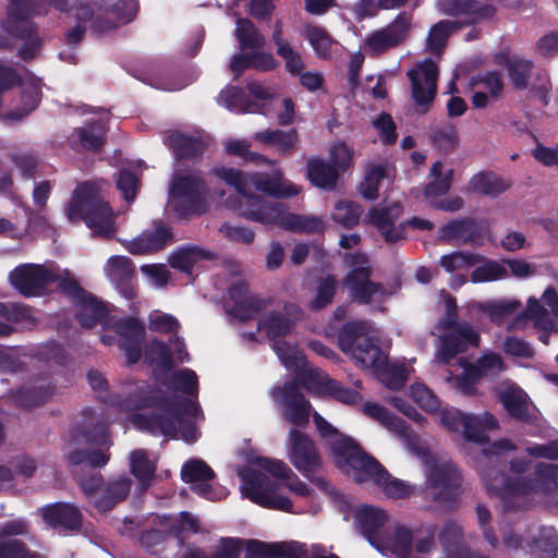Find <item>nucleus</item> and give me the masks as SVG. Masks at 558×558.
Listing matches in <instances>:
<instances>
[{
	"label": "nucleus",
	"mask_w": 558,
	"mask_h": 558,
	"mask_svg": "<svg viewBox=\"0 0 558 558\" xmlns=\"http://www.w3.org/2000/svg\"><path fill=\"white\" fill-rule=\"evenodd\" d=\"M515 449L512 440L502 438L481 450L477 468L488 493L498 495L508 511H523L537 504L551 502L558 495V464L538 462L529 476L524 474L531 470L532 462L526 458H514L509 462L512 476L490 466L504 453Z\"/></svg>",
	"instance_id": "1"
},
{
	"label": "nucleus",
	"mask_w": 558,
	"mask_h": 558,
	"mask_svg": "<svg viewBox=\"0 0 558 558\" xmlns=\"http://www.w3.org/2000/svg\"><path fill=\"white\" fill-rule=\"evenodd\" d=\"M216 174L233 186L236 192L235 209L245 219L265 226L276 225L293 232H319L325 228L324 220L314 215H298L288 211L281 203L267 201L262 196L252 195L250 190L264 192L275 197H289L299 193L298 187L284 180L278 170L270 174H244L228 168H217Z\"/></svg>",
	"instance_id": "2"
},
{
	"label": "nucleus",
	"mask_w": 558,
	"mask_h": 558,
	"mask_svg": "<svg viewBox=\"0 0 558 558\" xmlns=\"http://www.w3.org/2000/svg\"><path fill=\"white\" fill-rule=\"evenodd\" d=\"M313 420L322 438L329 446L335 463L357 483L371 482L389 498H407L418 494V488L393 478L384 466L367 454L353 439L341 434L317 412Z\"/></svg>",
	"instance_id": "3"
},
{
	"label": "nucleus",
	"mask_w": 558,
	"mask_h": 558,
	"mask_svg": "<svg viewBox=\"0 0 558 558\" xmlns=\"http://www.w3.org/2000/svg\"><path fill=\"white\" fill-rule=\"evenodd\" d=\"M363 413L377 421L405 442L409 451L417 456L423 462L426 489L430 499L444 507H451L459 495L460 488V474L451 461L445 457L435 456L427 447L421 446L404 421L391 414L379 403H365Z\"/></svg>",
	"instance_id": "4"
},
{
	"label": "nucleus",
	"mask_w": 558,
	"mask_h": 558,
	"mask_svg": "<svg viewBox=\"0 0 558 558\" xmlns=\"http://www.w3.org/2000/svg\"><path fill=\"white\" fill-rule=\"evenodd\" d=\"M251 465L240 472L243 482L241 488L243 495L257 505L294 512L291 500L274 492L269 480L260 472L262 470L276 477L295 496L307 497L311 495L310 487L282 460L257 457L251 461Z\"/></svg>",
	"instance_id": "5"
},
{
	"label": "nucleus",
	"mask_w": 558,
	"mask_h": 558,
	"mask_svg": "<svg viewBox=\"0 0 558 558\" xmlns=\"http://www.w3.org/2000/svg\"><path fill=\"white\" fill-rule=\"evenodd\" d=\"M204 420L199 404L183 397L163 402L149 415H133V424L153 435L181 438L195 442L199 437L197 425Z\"/></svg>",
	"instance_id": "6"
},
{
	"label": "nucleus",
	"mask_w": 558,
	"mask_h": 558,
	"mask_svg": "<svg viewBox=\"0 0 558 558\" xmlns=\"http://www.w3.org/2000/svg\"><path fill=\"white\" fill-rule=\"evenodd\" d=\"M97 7L95 13L87 4H80L74 9L77 24L68 31L66 44L80 43L88 27L97 34L104 35L113 32L121 25L130 23L138 11L135 0H92Z\"/></svg>",
	"instance_id": "7"
},
{
	"label": "nucleus",
	"mask_w": 558,
	"mask_h": 558,
	"mask_svg": "<svg viewBox=\"0 0 558 558\" xmlns=\"http://www.w3.org/2000/svg\"><path fill=\"white\" fill-rule=\"evenodd\" d=\"M442 317L435 326L439 338V345L435 354V362L446 364L458 353L478 347L480 333L468 322L458 319V306L456 299L445 291L440 293Z\"/></svg>",
	"instance_id": "8"
},
{
	"label": "nucleus",
	"mask_w": 558,
	"mask_h": 558,
	"mask_svg": "<svg viewBox=\"0 0 558 558\" xmlns=\"http://www.w3.org/2000/svg\"><path fill=\"white\" fill-rule=\"evenodd\" d=\"M65 215L72 222L84 219L96 235L111 238L116 233L114 214L96 183H83L76 187Z\"/></svg>",
	"instance_id": "9"
},
{
	"label": "nucleus",
	"mask_w": 558,
	"mask_h": 558,
	"mask_svg": "<svg viewBox=\"0 0 558 558\" xmlns=\"http://www.w3.org/2000/svg\"><path fill=\"white\" fill-rule=\"evenodd\" d=\"M354 519L368 542L384 556L390 558H410L411 535L404 526L396 527L384 535L383 527L387 522L384 510L362 505L355 508Z\"/></svg>",
	"instance_id": "10"
},
{
	"label": "nucleus",
	"mask_w": 558,
	"mask_h": 558,
	"mask_svg": "<svg viewBox=\"0 0 558 558\" xmlns=\"http://www.w3.org/2000/svg\"><path fill=\"white\" fill-rule=\"evenodd\" d=\"M302 318V311L294 304L284 306L283 312H269L258 322L259 330L266 332L272 340V350L286 366V368L301 374L305 371V357L298 347L282 340V337L289 335L294 324Z\"/></svg>",
	"instance_id": "11"
},
{
	"label": "nucleus",
	"mask_w": 558,
	"mask_h": 558,
	"mask_svg": "<svg viewBox=\"0 0 558 558\" xmlns=\"http://www.w3.org/2000/svg\"><path fill=\"white\" fill-rule=\"evenodd\" d=\"M438 8L442 13L457 19L440 21L430 28L427 36V49L433 53L441 51L452 32L494 14L492 5L482 4L475 0H438Z\"/></svg>",
	"instance_id": "12"
},
{
	"label": "nucleus",
	"mask_w": 558,
	"mask_h": 558,
	"mask_svg": "<svg viewBox=\"0 0 558 558\" xmlns=\"http://www.w3.org/2000/svg\"><path fill=\"white\" fill-rule=\"evenodd\" d=\"M287 456L291 464L314 485L328 495L335 494L328 480L320 474L323 461L314 441L295 427L288 433Z\"/></svg>",
	"instance_id": "13"
},
{
	"label": "nucleus",
	"mask_w": 558,
	"mask_h": 558,
	"mask_svg": "<svg viewBox=\"0 0 558 558\" xmlns=\"http://www.w3.org/2000/svg\"><path fill=\"white\" fill-rule=\"evenodd\" d=\"M339 347L349 353L356 363L373 372L385 362V354L376 343L375 331L366 322L347 324L339 332Z\"/></svg>",
	"instance_id": "14"
},
{
	"label": "nucleus",
	"mask_w": 558,
	"mask_h": 558,
	"mask_svg": "<svg viewBox=\"0 0 558 558\" xmlns=\"http://www.w3.org/2000/svg\"><path fill=\"white\" fill-rule=\"evenodd\" d=\"M171 207L181 216L189 217L206 210V186L196 173L177 171L171 184Z\"/></svg>",
	"instance_id": "15"
},
{
	"label": "nucleus",
	"mask_w": 558,
	"mask_h": 558,
	"mask_svg": "<svg viewBox=\"0 0 558 558\" xmlns=\"http://www.w3.org/2000/svg\"><path fill=\"white\" fill-rule=\"evenodd\" d=\"M347 264L352 270L345 277V286L351 296L360 303L383 301L390 292L381 284L369 280L368 258L363 253L347 255Z\"/></svg>",
	"instance_id": "16"
},
{
	"label": "nucleus",
	"mask_w": 558,
	"mask_h": 558,
	"mask_svg": "<svg viewBox=\"0 0 558 558\" xmlns=\"http://www.w3.org/2000/svg\"><path fill=\"white\" fill-rule=\"evenodd\" d=\"M413 26L411 13H399L389 24L369 33L363 44L369 56H379L403 45L410 37Z\"/></svg>",
	"instance_id": "17"
},
{
	"label": "nucleus",
	"mask_w": 558,
	"mask_h": 558,
	"mask_svg": "<svg viewBox=\"0 0 558 558\" xmlns=\"http://www.w3.org/2000/svg\"><path fill=\"white\" fill-rule=\"evenodd\" d=\"M225 269L234 279L228 288L229 302H232L227 304L229 312L242 320L251 318L265 307L264 302L250 293L247 282L242 278L243 268L240 263L229 260Z\"/></svg>",
	"instance_id": "18"
},
{
	"label": "nucleus",
	"mask_w": 558,
	"mask_h": 558,
	"mask_svg": "<svg viewBox=\"0 0 558 558\" xmlns=\"http://www.w3.org/2000/svg\"><path fill=\"white\" fill-rule=\"evenodd\" d=\"M523 319H530L534 327L545 331H558V294L548 287L539 299L530 298L522 315L518 316L509 329L518 328Z\"/></svg>",
	"instance_id": "19"
},
{
	"label": "nucleus",
	"mask_w": 558,
	"mask_h": 558,
	"mask_svg": "<svg viewBox=\"0 0 558 558\" xmlns=\"http://www.w3.org/2000/svg\"><path fill=\"white\" fill-rule=\"evenodd\" d=\"M271 397L287 423L295 427H305L308 424L312 405L294 383L274 388Z\"/></svg>",
	"instance_id": "20"
},
{
	"label": "nucleus",
	"mask_w": 558,
	"mask_h": 558,
	"mask_svg": "<svg viewBox=\"0 0 558 558\" xmlns=\"http://www.w3.org/2000/svg\"><path fill=\"white\" fill-rule=\"evenodd\" d=\"M60 289L76 304V315L83 327L92 328L98 323H111L106 320L109 313L107 306L83 290L68 274L66 278L60 281Z\"/></svg>",
	"instance_id": "21"
},
{
	"label": "nucleus",
	"mask_w": 558,
	"mask_h": 558,
	"mask_svg": "<svg viewBox=\"0 0 558 558\" xmlns=\"http://www.w3.org/2000/svg\"><path fill=\"white\" fill-rule=\"evenodd\" d=\"M73 446L77 448L71 450L68 460L72 464L86 463L93 468H101L107 464L110 459L109 453L102 449H93L94 445H107L106 427L100 426L95 433L84 432L77 433L72 437Z\"/></svg>",
	"instance_id": "22"
},
{
	"label": "nucleus",
	"mask_w": 558,
	"mask_h": 558,
	"mask_svg": "<svg viewBox=\"0 0 558 558\" xmlns=\"http://www.w3.org/2000/svg\"><path fill=\"white\" fill-rule=\"evenodd\" d=\"M411 82L412 98L420 113H425L433 104L437 90L438 68L426 59L407 73Z\"/></svg>",
	"instance_id": "23"
},
{
	"label": "nucleus",
	"mask_w": 558,
	"mask_h": 558,
	"mask_svg": "<svg viewBox=\"0 0 558 558\" xmlns=\"http://www.w3.org/2000/svg\"><path fill=\"white\" fill-rule=\"evenodd\" d=\"M12 286L26 296L41 293L52 281L65 279L62 275L56 274L52 269L38 264H25L16 267L10 272Z\"/></svg>",
	"instance_id": "24"
},
{
	"label": "nucleus",
	"mask_w": 558,
	"mask_h": 558,
	"mask_svg": "<svg viewBox=\"0 0 558 558\" xmlns=\"http://www.w3.org/2000/svg\"><path fill=\"white\" fill-rule=\"evenodd\" d=\"M110 327L119 337L118 343L125 352L128 363L134 364L142 357V341L144 339V327L134 318H121L111 320Z\"/></svg>",
	"instance_id": "25"
},
{
	"label": "nucleus",
	"mask_w": 558,
	"mask_h": 558,
	"mask_svg": "<svg viewBox=\"0 0 558 558\" xmlns=\"http://www.w3.org/2000/svg\"><path fill=\"white\" fill-rule=\"evenodd\" d=\"M182 480L192 485V489L199 496L216 500L222 497V492L217 493L208 483L215 476L214 471L203 460H191L184 464L181 471Z\"/></svg>",
	"instance_id": "26"
},
{
	"label": "nucleus",
	"mask_w": 558,
	"mask_h": 558,
	"mask_svg": "<svg viewBox=\"0 0 558 558\" xmlns=\"http://www.w3.org/2000/svg\"><path fill=\"white\" fill-rule=\"evenodd\" d=\"M170 238V229L161 222H155L150 229H146L135 239L124 242V246L134 255L150 254L163 248Z\"/></svg>",
	"instance_id": "27"
},
{
	"label": "nucleus",
	"mask_w": 558,
	"mask_h": 558,
	"mask_svg": "<svg viewBox=\"0 0 558 558\" xmlns=\"http://www.w3.org/2000/svg\"><path fill=\"white\" fill-rule=\"evenodd\" d=\"M401 216V206L392 203L386 206L374 207L368 213V220L380 231L387 242L393 243L403 235L401 226L397 227L396 222Z\"/></svg>",
	"instance_id": "28"
},
{
	"label": "nucleus",
	"mask_w": 558,
	"mask_h": 558,
	"mask_svg": "<svg viewBox=\"0 0 558 558\" xmlns=\"http://www.w3.org/2000/svg\"><path fill=\"white\" fill-rule=\"evenodd\" d=\"M147 385L138 381L124 383L117 395L109 398L112 407L122 413H133L148 404Z\"/></svg>",
	"instance_id": "29"
},
{
	"label": "nucleus",
	"mask_w": 558,
	"mask_h": 558,
	"mask_svg": "<svg viewBox=\"0 0 558 558\" xmlns=\"http://www.w3.org/2000/svg\"><path fill=\"white\" fill-rule=\"evenodd\" d=\"M498 400L502 403L510 416L529 422L532 417L526 393L518 386L510 383H501L497 386Z\"/></svg>",
	"instance_id": "30"
},
{
	"label": "nucleus",
	"mask_w": 558,
	"mask_h": 558,
	"mask_svg": "<svg viewBox=\"0 0 558 558\" xmlns=\"http://www.w3.org/2000/svg\"><path fill=\"white\" fill-rule=\"evenodd\" d=\"M105 272L108 279L126 299L135 296L131 281L134 276L132 262L125 256H112L107 260Z\"/></svg>",
	"instance_id": "31"
},
{
	"label": "nucleus",
	"mask_w": 558,
	"mask_h": 558,
	"mask_svg": "<svg viewBox=\"0 0 558 558\" xmlns=\"http://www.w3.org/2000/svg\"><path fill=\"white\" fill-rule=\"evenodd\" d=\"M132 481L126 476L110 480L100 490L99 498L95 499L94 507L99 512H108L126 498Z\"/></svg>",
	"instance_id": "32"
},
{
	"label": "nucleus",
	"mask_w": 558,
	"mask_h": 558,
	"mask_svg": "<svg viewBox=\"0 0 558 558\" xmlns=\"http://www.w3.org/2000/svg\"><path fill=\"white\" fill-rule=\"evenodd\" d=\"M44 520L52 527L78 530L82 524V513L77 507L71 504L59 502L45 509Z\"/></svg>",
	"instance_id": "33"
},
{
	"label": "nucleus",
	"mask_w": 558,
	"mask_h": 558,
	"mask_svg": "<svg viewBox=\"0 0 558 558\" xmlns=\"http://www.w3.org/2000/svg\"><path fill=\"white\" fill-rule=\"evenodd\" d=\"M106 138L104 122L97 121L74 130L71 143L78 150L97 151L101 148Z\"/></svg>",
	"instance_id": "34"
},
{
	"label": "nucleus",
	"mask_w": 558,
	"mask_h": 558,
	"mask_svg": "<svg viewBox=\"0 0 558 558\" xmlns=\"http://www.w3.org/2000/svg\"><path fill=\"white\" fill-rule=\"evenodd\" d=\"M462 534V527L456 522L449 521L444 525L439 538L445 546V558H486L478 554H471L460 546Z\"/></svg>",
	"instance_id": "35"
},
{
	"label": "nucleus",
	"mask_w": 558,
	"mask_h": 558,
	"mask_svg": "<svg viewBox=\"0 0 558 558\" xmlns=\"http://www.w3.org/2000/svg\"><path fill=\"white\" fill-rule=\"evenodd\" d=\"M5 29L8 33L15 37L28 40L20 50V54L23 59H31L36 56L40 41L35 35L36 29L33 22L27 19L8 21L5 24Z\"/></svg>",
	"instance_id": "36"
},
{
	"label": "nucleus",
	"mask_w": 558,
	"mask_h": 558,
	"mask_svg": "<svg viewBox=\"0 0 558 558\" xmlns=\"http://www.w3.org/2000/svg\"><path fill=\"white\" fill-rule=\"evenodd\" d=\"M480 238L478 228L474 219L464 218L453 220L441 228V239L457 243H476Z\"/></svg>",
	"instance_id": "37"
},
{
	"label": "nucleus",
	"mask_w": 558,
	"mask_h": 558,
	"mask_svg": "<svg viewBox=\"0 0 558 558\" xmlns=\"http://www.w3.org/2000/svg\"><path fill=\"white\" fill-rule=\"evenodd\" d=\"M304 373L315 375L318 383L325 387L326 392L342 403L354 404L362 400L360 392L343 387L339 381L328 378L317 369L307 368L305 365V371L298 375L301 377Z\"/></svg>",
	"instance_id": "38"
},
{
	"label": "nucleus",
	"mask_w": 558,
	"mask_h": 558,
	"mask_svg": "<svg viewBox=\"0 0 558 558\" xmlns=\"http://www.w3.org/2000/svg\"><path fill=\"white\" fill-rule=\"evenodd\" d=\"M254 138L260 143L275 146L282 154H290L298 143L295 129L289 131L265 130L257 132Z\"/></svg>",
	"instance_id": "39"
},
{
	"label": "nucleus",
	"mask_w": 558,
	"mask_h": 558,
	"mask_svg": "<svg viewBox=\"0 0 558 558\" xmlns=\"http://www.w3.org/2000/svg\"><path fill=\"white\" fill-rule=\"evenodd\" d=\"M302 35L308 40L318 58H329L337 47V43L323 27L306 25L302 31Z\"/></svg>",
	"instance_id": "40"
},
{
	"label": "nucleus",
	"mask_w": 558,
	"mask_h": 558,
	"mask_svg": "<svg viewBox=\"0 0 558 558\" xmlns=\"http://www.w3.org/2000/svg\"><path fill=\"white\" fill-rule=\"evenodd\" d=\"M307 177L315 186L332 189L338 179V169L323 159H311L307 162Z\"/></svg>",
	"instance_id": "41"
},
{
	"label": "nucleus",
	"mask_w": 558,
	"mask_h": 558,
	"mask_svg": "<svg viewBox=\"0 0 558 558\" xmlns=\"http://www.w3.org/2000/svg\"><path fill=\"white\" fill-rule=\"evenodd\" d=\"M275 549L286 551L288 558H339L320 544L307 546L298 542L277 543Z\"/></svg>",
	"instance_id": "42"
},
{
	"label": "nucleus",
	"mask_w": 558,
	"mask_h": 558,
	"mask_svg": "<svg viewBox=\"0 0 558 558\" xmlns=\"http://www.w3.org/2000/svg\"><path fill=\"white\" fill-rule=\"evenodd\" d=\"M53 393V388L47 380H40L31 386L23 387L15 395L17 404L31 408L47 401Z\"/></svg>",
	"instance_id": "43"
},
{
	"label": "nucleus",
	"mask_w": 558,
	"mask_h": 558,
	"mask_svg": "<svg viewBox=\"0 0 558 558\" xmlns=\"http://www.w3.org/2000/svg\"><path fill=\"white\" fill-rule=\"evenodd\" d=\"M439 420L448 430L461 433L468 440L476 435L470 429V422H474V418L471 417V414L463 413L458 409H444L439 414Z\"/></svg>",
	"instance_id": "44"
},
{
	"label": "nucleus",
	"mask_w": 558,
	"mask_h": 558,
	"mask_svg": "<svg viewBox=\"0 0 558 558\" xmlns=\"http://www.w3.org/2000/svg\"><path fill=\"white\" fill-rule=\"evenodd\" d=\"M509 183L495 173H478L470 181L473 192L496 197L509 189Z\"/></svg>",
	"instance_id": "45"
},
{
	"label": "nucleus",
	"mask_w": 558,
	"mask_h": 558,
	"mask_svg": "<svg viewBox=\"0 0 558 558\" xmlns=\"http://www.w3.org/2000/svg\"><path fill=\"white\" fill-rule=\"evenodd\" d=\"M142 356L146 363L155 366L156 371L167 373L172 367V354L169 348L160 341L153 340L147 343L144 353L142 352Z\"/></svg>",
	"instance_id": "46"
},
{
	"label": "nucleus",
	"mask_w": 558,
	"mask_h": 558,
	"mask_svg": "<svg viewBox=\"0 0 558 558\" xmlns=\"http://www.w3.org/2000/svg\"><path fill=\"white\" fill-rule=\"evenodd\" d=\"M520 307L521 303L515 300L488 301L477 304V308L486 313L490 320L497 325H502Z\"/></svg>",
	"instance_id": "47"
},
{
	"label": "nucleus",
	"mask_w": 558,
	"mask_h": 558,
	"mask_svg": "<svg viewBox=\"0 0 558 558\" xmlns=\"http://www.w3.org/2000/svg\"><path fill=\"white\" fill-rule=\"evenodd\" d=\"M169 145L173 149L175 157L192 158L201 155L207 144L205 141L195 137H189L182 133H173L169 136Z\"/></svg>",
	"instance_id": "48"
},
{
	"label": "nucleus",
	"mask_w": 558,
	"mask_h": 558,
	"mask_svg": "<svg viewBox=\"0 0 558 558\" xmlns=\"http://www.w3.org/2000/svg\"><path fill=\"white\" fill-rule=\"evenodd\" d=\"M130 466L132 474L140 481L143 488H146L156 470V464L149 459L147 451L143 449L132 451Z\"/></svg>",
	"instance_id": "49"
},
{
	"label": "nucleus",
	"mask_w": 558,
	"mask_h": 558,
	"mask_svg": "<svg viewBox=\"0 0 558 558\" xmlns=\"http://www.w3.org/2000/svg\"><path fill=\"white\" fill-rule=\"evenodd\" d=\"M433 145L442 153H451L459 145V136L452 123L436 124L430 131Z\"/></svg>",
	"instance_id": "50"
},
{
	"label": "nucleus",
	"mask_w": 558,
	"mask_h": 558,
	"mask_svg": "<svg viewBox=\"0 0 558 558\" xmlns=\"http://www.w3.org/2000/svg\"><path fill=\"white\" fill-rule=\"evenodd\" d=\"M374 373L383 385L393 390L403 387L408 378L405 366L396 363L390 364L387 362V357L385 359V362L375 369Z\"/></svg>",
	"instance_id": "51"
},
{
	"label": "nucleus",
	"mask_w": 558,
	"mask_h": 558,
	"mask_svg": "<svg viewBox=\"0 0 558 558\" xmlns=\"http://www.w3.org/2000/svg\"><path fill=\"white\" fill-rule=\"evenodd\" d=\"M429 175L433 180L425 187V195L427 197L439 196L450 190L453 170L449 169L444 172V165L441 161L433 163Z\"/></svg>",
	"instance_id": "52"
},
{
	"label": "nucleus",
	"mask_w": 558,
	"mask_h": 558,
	"mask_svg": "<svg viewBox=\"0 0 558 558\" xmlns=\"http://www.w3.org/2000/svg\"><path fill=\"white\" fill-rule=\"evenodd\" d=\"M219 105L226 107L228 110L235 113H246L254 112L255 105L248 102L245 99L244 93L242 89L228 86L226 87L218 97Z\"/></svg>",
	"instance_id": "53"
},
{
	"label": "nucleus",
	"mask_w": 558,
	"mask_h": 558,
	"mask_svg": "<svg viewBox=\"0 0 558 558\" xmlns=\"http://www.w3.org/2000/svg\"><path fill=\"white\" fill-rule=\"evenodd\" d=\"M208 258V252L203 251L196 246H191L174 252L171 255L170 264L173 268H177L181 271H190L196 263Z\"/></svg>",
	"instance_id": "54"
},
{
	"label": "nucleus",
	"mask_w": 558,
	"mask_h": 558,
	"mask_svg": "<svg viewBox=\"0 0 558 558\" xmlns=\"http://www.w3.org/2000/svg\"><path fill=\"white\" fill-rule=\"evenodd\" d=\"M463 368L461 375H449L447 381L452 385L460 393L464 396H472L476 392V385L481 378L472 365H466L463 360H460Z\"/></svg>",
	"instance_id": "55"
},
{
	"label": "nucleus",
	"mask_w": 558,
	"mask_h": 558,
	"mask_svg": "<svg viewBox=\"0 0 558 558\" xmlns=\"http://www.w3.org/2000/svg\"><path fill=\"white\" fill-rule=\"evenodd\" d=\"M508 277L507 267L504 262L485 260L471 274V281L474 283L495 281Z\"/></svg>",
	"instance_id": "56"
},
{
	"label": "nucleus",
	"mask_w": 558,
	"mask_h": 558,
	"mask_svg": "<svg viewBox=\"0 0 558 558\" xmlns=\"http://www.w3.org/2000/svg\"><path fill=\"white\" fill-rule=\"evenodd\" d=\"M483 260V257L477 254L466 252H453L440 257V266L448 272L468 269Z\"/></svg>",
	"instance_id": "57"
},
{
	"label": "nucleus",
	"mask_w": 558,
	"mask_h": 558,
	"mask_svg": "<svg viewBox=\"0 0 558 558\" xmlns=\"http://www.w3.org/2000/svg\"><path fill=\"white\" fill-rule=\"evenodd\" d=\"M235 35L242 48H262L265 44L264 37L246 19H238Z\"/></svg>",
	"instance_id": "58"
},
{
	"label": "nucleus",
	"mask_w": 558,
	"mask_h": 558,
	"mask_svg": "<svg viewBox=\"0 0 558 558\" xmlns=\"http://www.w3.org/2000/svg\"><path fill=\"white\" fill-rule=\"evenodd\" d=\"M361 215L362 208L359 204L343 199L335 205L332 219L344 227H353L359 222Z\"/></svg>",
	"instance_id": "59"
},
{
	"label": "nucleus",
	"mask_w": 558,
	"mask_h": 558,
	"mask_svg": "<svg viewBox=\"0 0 558 558\" xmlns=\"http://www.w3.org/2000/svg\"><path fill=\"white\" fill-rule=\"evenodd\" d=\"M387 175V170L384 166H371L366 171L364 181L360 185V191L363 197L367 199H376L378 197L380 182Z\"/></svg>",
	"instance_id": "60"
},
{
	"label": "nucleus",
	"mask_w": 558,
	"mask_h": 558,
	"mask_svg": "<svg viewBox=\"0 0 558 558\" xmlns=\"http://www.w3.org/2000/svg\"><path fill=\"white\" fill-rule=\"evenodd\" d=\"M337 280L333 276H327L318 281L316 294L308 306L313 311H319L327 306L333 299Z\"/></svg>",
	"instance_id": "61"
},
{
	"label": "nucleus",
	"mask_w": 558,
	"mask_h": 558,
	"mask_svg": "<svg viewBox=\"0 0 558 558\" xmlns=\"http://www.w3.org/2000/svg\"><path fill=\"white\" fill-rule=\"evenodd\" d=\"M471 417L474 418V422H470V429H472L476 435L474 437H470V441L484 444L487 439L485 432L497 430L499 428L497 418L489 412H484L480 415L471 414Z\"/></svg>",
	"instance_id": "62"
},
{
	"label": "nucleus",
	"mask_w": 558,
	"mask_h": 558,
	"mask_svg": "<svg viewBox=\"0 0 558 558\" xmlns=\"http://www.w3.org/2000/svg\"><path fill=\"white\" fill-rule=\"evenodd\" d=\"M0 558H39L21 539L3 538L0 541Z\"/></svg>",
	"instance_id": "63"
},
{
	"label": "nucleus",
	"mask_w": 558,
	"mask_h": 558,
	"mask_svg": "<svg viewBox=\"0 0 558 558\" xmlns=\"http://www.w3.org/2000/svg\"><path fill=\"white\" fill-rule=\"evenodd\" d=\"M276 544H266L257 539H251L246 543L245 558H288L286 551L275 549Z\"/></svg>",
	"instance_id": "64"
}]
</instances>
